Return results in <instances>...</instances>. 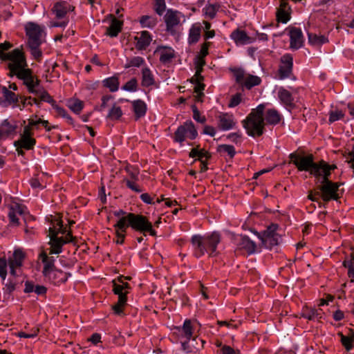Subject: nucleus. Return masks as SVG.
Returning <instances> with one entry per match:
<instances>
[{
	"label": "nucleus",
	"instance_id": "18",
	"mask_svg": "<svg viewBox=\"0 0 354 354\" xmlns=\"http://www.w3.org/2000/svg\"><path fill=\"white\" fill-rule=\"evenodd\" d=\"M70 275V274L64 272L63 271L56 268L53 271H50L49 273L46 274L44 277L51 283L54 284H59L60 283L65 282Z\"/></svg>",
	"mask_w": 354,
	"mask_h": 354
},
{
	"label": "nucleus",
	"instance_id": "20",
	"mask_svg": "<svg viewBox=\"0 0 354 354\" xmlns=\"http://www.w3.org/2000/svg\"><path fill=\"white\" fill-rule=\"evenodd\" d=\"M135 39L137 40L136 47L140 50L145 49L151 41V36L147 31L141 32L140 36L135 37Z\"/></svg>",
	"mask_w": 354,
	"mask_h": 354
},
{
	"label": "nucleus",
	"instance_id": "64",
	"mask_svg": "<svg viewBox=\"0 0 354 354\" xmlns=\"http://www.w3.org/2000/svg\"><path fill=\"white\" fill-rule=\"evenodd\" d=\"M346 162L351 164V167L354 169V151L349 152L345 155Z\"/></svg>",
	"mask_w": 354,
	"mask_h": 354
},
{
	"label": "nucleus",
	"instance_id": "44",
	"mask_svg": "<svg viewBox=\"0 0 354 354\" xmlns=\"http://www.w3.org/2000/svg\"><path fill=\"white\" fill-rule=\"evenodd\" d=\"M122 115V111L120 106L114 104L109 112L107 118L111 120H118Z\"/></svg>",
	"mask_w": 354,
	"mask_h": 354
},
{
	"label": "nucleus",
	"instance_id": "59",
	"mask_svg": "<svg viewBox=\"0 0 354 354\" xmlns=\"http://www.w3.org/2000/svg\"><path fill=\"white\" fill-rule=\"evenodd\" d=\"M124 181L127 186L131 190L138 193H140L142 191V189H140V187L136 183V181H132L129 179H125Z\"/></svg>",
	"mask_w": 354,
	"mask_h": 354
},
{
	"label": "nucleus",
	"instance_id": "17",
	"mask_svg": "<svg viewBox=\"0 0 354 354\" xmlns=\"http://www.w3.org/2000/svg\"><path fill=\"white\" fill-rule=\"evenodd\" d=\"M290 44L292 49L297 50L303 45L304 38L301 30L297 28H292L290 30Z\"/></svg>",
	"mask_w": 354,
	"mask_h": 354
},
{
	"label": "nucleus",
	"instance_id": "24",
	"mask_svg": "<svg viewBox=\"0 0 354 354\" xmlns=\"http://www.w3.org/2000/svg\"><path fill=\"white\" fill-rule=\"evenodd\" d=\"M122 22L113 17L111 25L106 28V34L110 37H116L120 32Z\"/></svg>",
	"mask_w": 354,
	"mask_h": 354
},
{
	"label": "nucleus",
	"instance_id": "30",
	"mask_svg": "<svg viewBox=\"0 0 354 354\" xmlns=\"http://www.w3.org/2000/svg\"><path fill=\"white\" fill-rule=\"evenodd\" d=\"M265 119L270 124H276L280 121V115L275 109H269L267 111Z\"/></svg>",
	"mask_w": 354,
	"mask_h": 354
},
{
	"label": "nucleus",
	"instance_id": "35",
	"mask_svg": "<svg viewBox=\"0 0 354 354\" xmlns=\"http://www.w3.org/2000/svg\"><path fill=\"white\" fill-rule=\"evenodd\" d=\"M338 335L341 337V342L347 351H350L354 346V333L351 336H345L342 333Z\"/></svg>",
	"mask_w": 354,
	"mask_h": 354
},
{
	"label": "nucleus",
	"instance_id": "56",
	"mask_svg": "<svg viewBox=\"0 0 354 354\" xmlns=\"http://www.w3.org/2000/svg\"><path fill=\"white\" fill-rule=\"evenodd\" d=\"M144 62V59L141 57H135L131 59L129 63L126 65V68H129L131 66H136L139 67Z\"/></svg>",
	"mask_w": 354,
	"mask_h": 354
},
{
	"label": "nucleus",
	"instance_id": "43",
	"mask_svg": "<svg viewBox=\"0 0 354 354\" xmlns=\"http://www.w3.org/2000/svg\"><path fill=\"white\" fill-rule=\"evenodd\" d=\"M186 132L185 122L183 125L180 126L175 132L174 140L178 142H183L185 140Z\"/></svg>",
	"mask_w": 354,
	"mask_h": 354
},
{
	"label": "nucleus",
	"instance_id": "45",
	"mask_svg": "<svg viewBox=\"0 0 354 354\" xmlns=\"http://www.w3.org/2000/svg\"><path fill=\"white\" fill-rule=\"evenodd\" d=\"M3 97H5L6 100L10 104L11 103H16L18 102V98L17 97L16 95L9 91L6 87H3Z\"/></svg>",
	"mask_w": 354,
	"mask_h": 354
},
{
	"label": "nucleus",
	"instance_id": "31",
	"mask_svg": "<svg viewBox=\"0 0 354 354\" xmlns=\"http://www.w3.org/2000/svg\"><path fill=\"white\" fill-rule=\"evenodd\" d=\"M201 28L199 25L194 24L192 26L189 30V43H196L201 37Z\"/></svg>",
	"mask_w": 354,
	"mask_h": 354
},
{
	"label": "nucleus",
	"instance_id": "53",
	"mask_svg": "<svg viewBox=\"0 0 354 354\" xmlns=\"http://www.w3.org/2000/svg\"><path fill=\"white\" fill-rule=\"evenodd\" d=\"M344 114L342 111L336 110L333 111H330L329 116V122L333 123L338 120L342 119L344 117Z\"/></svg>",
	"mask_w": 354,
	"mask_h": 354
},
{
	"label": "nucleus",
	"instance_id": "42",
	"mask_svg": "<svg viewBox=\"0 0 354 354\" xmlns=\"http://www.w3.org/2000/svg\"><path fill=\"white\" fill-rule=\"evenodd\" d=\"M68 106L70 109L76 113H79L83 109V102L80 100H69Z\"/></svg>",
	"mask_w": 354,
	"mask_h": 354
},
{
	"label": "nucleus",
	"instance_id": "7",
	"mask_svg": "<svg viewBox=\"0 0 354 354\" xmlns=\"http://www.w3.org/2000/svg\"><path fill=\"white\" fill-rule=\"evenodd\" d=\"M342 183L328 182L320 184L317 186V191L315 194L320 196L324 202H328L330 200L337 201L342 192L339 189Z\"/></svg>",
	"mask_w": 354,
	"mask_h": 354
},
{
	"label": "nucleus",
	"instance_id": "41",
	"mask_svg": "<svg viewBox=\"0 0 354 354\" xmlns=\"http://www.w3.org/2000/svg\"><path fill=\"white\" fill-rule=\"evenodd\" d=\"M16 128L17 127L10 124L8 120H3L0 126V129L6 136H8L11 133H14L16 130Z\"/></svg>",
	"mask_w": 354,
	"mask_h": 354
},
{
	"label": "nucleus",
	"instance_id": "61",
	"mask_svg": "<svg viewBox=\"0 0 354 354\" xmlns=\"http://www.w3.org/2000/svg\"><path fill=\"white\" fill-rule=\"evenodd\" d=\"M211 157V155L204 149L199 150V155L198 156V159L201 161V162H206L207 159Z\"/></svg>",
	"mask_w": 354,
	"mask_h": 354
},
{
	"label": "nucleus",
	"instance_id": "50",
	"mask_svg": "<svg viewBox=\"0 0 354 354\" xmlns=\"http://www.w3.org/2000/svg\"><path fill=\"white\" fill-rule=\"evenodd\" d=\"M8 263L5 257L0 258V277L3 280L6 279L7 275Z\"/></svg>",
	"mask_w": 354,
	"mask_h": 354
},
{
	"label": "nucleus",
	"instance_id": "4",
	"mask_svg": "<svg viewBox=\"0 0 354 354\" xmlns=\"http://www.w3.org/2000/svg\"><path fill=\"white\" fill-rule=\"evenodd\" d=\"M18 78L24 81L29 93L35 95L39 98L40 101L48 102L52 106L55 105V101L48 93L39 85L40 80L32 75L30 69L23 71Z\"/></svg>",
	"mask_w": 354,
	"mask_h": 354
},
{
	"label": "nucleus",
	"instance_id": "19",
	"mask_svg": "<svg viewBox=\"0 0 354 354\" xmlns=\"http://www.w3.org/2000/svg\"><path fill=\"white\" fill-rule=\"evenodd\" d=\"M39 257L44 264L42 271L44 276L46 275V274L49 273L50 271L56 269L54 265L55 259L53 257H48L46 252H43L40 254Z\"/></svg>",
	"mask_w": 354,
	"mask_h": 354
},
{
	"label": "nucleus",
	"instance_id": "8",
	"mask_svg": "<svg viewBox=\"0 0 354 354\" xmlns=\"http://www.w3.org/2000/svg\"><path fill=\"white\" fill-rule=\"evenodd\" d=\"M289 157L299 171H308L313 176L316 174L317 162H314V156L312 154L304 156L292 153Z\"/></svg>",
	"mask_w": 354,
	"mask_h": 354
},
{
	"label": "nucleus",
	"instance_id": "14",
	"mask_svg": "<svg viewBox=\"0 0 354 354\" xmlns=\"http://www.w3.org/2000/svg\"><path fill=\"white\" fill-rule=\"evenodd\" d=\"M330 174L331 171L326 167V161L321 160L317 162V171H316V174H313L316 178V183L323 184L332 182L329 179Z\"/></svg>",
	"mask_w": 354,
	"mask_h": 354
},
{
	"label": "nucleus",
	"instance_id": "48",
	"mask_svg": "<svg viewBox=\"0 0 354 354\" xmlns=\"http://www.w3.org/2000/svg\"><path fill=\"white\" fill-rule=\"evenodd\" d=\"M185 337L189 341L192 336V327L190 320H185L182 328Z\"/></svg>",
	"mask_w": 354,
	"mask_h": 354
},
{
	"label": "nucleus",
	"instance_id": "11",
	"mask_svg": "<svg viewBox=\"0 0 354 354\" xmlns=\"http://www.w3.org/2000/svg\"><path fill=\"white\" fill-rule=\"evenodd\" d=\"M113 291L115 295H118V301L116 304L112 306L115 314L118 315H122L123 314V307L126 305L127 298V292L124 290L125 289H129L130 286L128 283L124 285L117 283L115 281H113Z\"/></svg>",
	"mask_w": 354,
	"mask_h": 354
},
{
	"label": "nucleus",
	"instance_id": "16",
	"mask_svg": "<svg viewBox=\"0 0 354 354\" xmlns=\"http://www.w3.org/2000/svg\"><path fill=\"white\" fill-rule=\"evenodd\" d=\"M292 68V57L290 55H285L281 57V65L279 73L281 79L287 78L290 76Z\"/></svg>",
	"mask_w": 354,
	"mask_h": 354
},
{
	"label": "nucleus",
	"instance_id": "12",
	"mask_svg": "<svg viewBox=\"0 0 354 354\" xmlns=\"http://www.w3.org/2000/svg\"><path fill=\"white\" fill-rule=\"evenodd\" d=\"M182 16L181 13L178 11H174L170 9L167 11L164 19L168 32L174 34V28L180 24Z\"/></svg>",
	"mask_w": 354,
	"mask_h": 354
},
{
	"label": "nucleus",
	"instance_id": "49",
	"mask_svg": "<svg viewBox=\"0 0 354 354\" xmlns=\"http://www.w3.org/2000/svg\"><path fill=\"white\" fill-rule=\"evenodd\" d=\"M236 78V82L239 84H243L245 79V73L241 68H235L232 70Z\"/></svg>",
	"mask_w": 354,
	"mask_h": 354
},
{
	"label": "nucleus",
	"instance_id": "63",
	"mask_svg": "<svg viewBox=\"0 0 354 354\" xmlns=\"http://www.w3.org/2000/svg\"><path fill=\"white\" fill-rule=\"evenodd\" d=\"M16 283L13 279H10L9 282L6 284L5 292L8 294L12 293L15 290Z\"/></svg>",
	"mask_w": 354,
	"mask_h": 354
},
{
	"label": "nucleus",
	"instance_id": "25",
	"mask_svg": "<svg viewBox=\"0 0 354 354\" xmlns=\"http://www.w3.org/2000/svg\"><path fill=\"white\" fill-rule=\"evenodd\" d=\"M232 37L236 43L241 44H248L252 43V39L248 37L245 32L242 30H235L232 33Z\"/></svg>",
	"mask_w": 354,
	"mask_h": 354
},
{
	"label": "nucleus",
	"instance_id": "28",
	"mask_svg": "<svg viewBox=\"0 0 354 354\" xmlns=\"http://www.w3.org/2000/svg\"><path fill=\"white\" fill-rule=\"evenodd\" d=\"M278 96L282 103L285 105L292 107L294 106L292 101L293 98L291 93L283 88H280L278 92Z\"/></svg>",
	"mask_w": 354,
	"mask_h": 354
},
{
	"label": "nucleus",
	"instance_id": "10",
	"mask_svg": "<svg viewBox=\"0 0 354 354\" xmlns=\"http://www.w3.org/2000/svg\"><path fill=\"white\" fill-rule=\"evenodd\" d=\"M130 216V227H131L132 229L143 232L144 234L149 232L150 235L156 236V232L153 229L151 223L148 221L147 217L141 214H136L133 213H132Z\"/></svg>",
	"mask_w": 354,
	"mask_h": 354
},
{
	"label": "nucleus",
	"instance_id": "55",
	"mask_svg": "<svg viewBox=\"0 0 354 354\" xmlns=\"http://www.w3.org/2000/svg\"><path fill=\"white\" fill-rule=\"evenodd\" d=\"M137 80L135 78L127 82L123 86L122 89L128 91H134L136 90Z\"/></svg>",
	"mask_w": 354,
	"mask_h": 354
},
{
	"label": "nucleus",
	"instance_id": "26",
	"mask_svg": "<svg viewBox=\"0 0 354 354\" xmlns=\"http://www.w3.org/2000/svg\"><path fill=\"white\" fill-rule=\"evenodd\" d=\"M131 214H132V213H129L118 219V222L113 225L115 231L118 230L119 232H126L127 229L130 227Z\"/></svg>",
	"mask_w": 354,
	"mask_h": 354
},
{
	"label": "nucleus",
	"instance_id": "34",
	"mask_svg": "<svg viewBox=\"0 0 354 354\" xmlns=\"http://www.w3.org/2000/svg\"><path fill=\"white\" fill-rule=\"evenodd\" d=\"M140 23L143 28H151L157 24V19L149 15H143L140 19Z\"/></svg>",
	"mask_w": 354,
	"mask_h": 354
},
{
	"label": "nucleus",
	"instance_id": "51",
	"mask_svg": "<svg viewBox=\"0 0 354 354\" xmlns=\"http://www.w3.org/2000/svg\"><path fill=\"white\" fill-rule=\"evenodd\" d=\"M165 8L166 5L165 0H155L154 9L158 15H162Z\"/></svg>",
	"mask_w": 354,
	"mask_h": 354
},
{
	"label": "nucleus",
	"instance_id": "39",
	"mask_svg": "<svg viewBox=\"0 0 354 354\" xmlns=\"http://www.w3.org/2000/svg\"><path fill=\"white\" fill-rule=\"evenodd\" d=\"M291 10L277 9V21L281 23H287L290 18Z\"/></svg>",
	"mask_w": 354,
	"mask_h": 354
},
{
	"label": "nucleus",
	"instance_id": "15",
	"mask_svg": "<svg viewBox=\"0 0 354 354\" xmlns=\"http://www.w3.org/2000/svg\"><path fill=\"white\" fill-rule=\"evenodd\" d=\"M237 248L239 250H244L248 254H252L256 250V244L246 236H237L234 238Z\"/></svg>",
	"mask_w": 354,
	"mask_h": 354
},
{
	"label": "nucleus",
	"instance_id": "54",
	"mask_svg": "<svg viewBox=\"0 0 354 354\" xmlns=\"http://www.w3.org/2000/svg\"><path fill=\"white\" fill-rule=\"evenodd\" d=\"M318 310L316 309H310L302 313V316L309 320H313L319 317Z\"/></svg>",
	"mask_w": 354,
	"mask_h": 354
},
{
	"label": "nucleus",
	"instance_id": "47",
	"mask_svg": "<svg viewBox=\"0 0 354 354\" xmlns=\"http://www.w3.org/2000/svg\"><path fill=\"white\" fill-rule=\"evenodd\" d=\"M185 126H186V132H187V133H189L188 137L191 140L195 139L198 135V133L194 127L193 122L192 121H187L185 122Z\"/></svg>",
	"mask_w": 354,
	"mask_h": 354
},
{
	"label": "nucleus",
	"instance_id": "58",
	"mask_svg": "<svg viewBox=\"0 0 354 354\" xmlns=\"http://www.w3.org/2000/svg\"><path fill=\"white\" fill-rule=\"evenodd\" d=\"M217 10L216 6L215 5H209L205 8V13L209 18L213 19Z\"/></svg>",
	"mask_w": 354,
	"mask_h": 354
},
{
	"label": "nucleus",
	"instance_id": "3",
	"mask_svg": "<svg viewBox=\"0 0 354 354\" xmlns=\"http://www.w3.org/2000/svg\"><path fill=\"white\" fill-rule=\"evenodd\" d=\"M56 225L58 226V228L56 229L55 227H50L48 230L49 234L48 236L50 238V241L48 244L50 245L49 248V254H59L62 251V246L67 243L73 242L75 239V237H73L71 232H69L65 238L64 237H58V234H64L66 232V227H64L63 222L60 219L59 217L55 219Z\"/></svg>",
	"mask_w": 354,
	"mask_h": 354
},
{
	"label": "nucleus",
	"instance_id": "33",
	"mask_svg": "<svg viewBox=\"0 0 354 354\" xmlns=\"http://www.w3.org/2000/svg\"><path fill=\"white\" fill-rule=\"evenodd\" d=\"M154 84V79L150 70L147 68L142 69V85L143 86H149Z\"/></svg>",
	"mask_w": 354,
	"mask_h": 354
},
{
	"label": "nucleus",
	"instance_id": "52",
	"mask_svg": "<svg viewBox=\"0 0 354 354\" xmlns=\"http://www.w3.org/2000/svg\"><path fill=\"white\" fill-rule=\"evenodd\" d=\"M203 80H198V78L195 76H194L191 81L192 82L196 84V86H194V92L196 93H203V91L205 88V84H203L201 82Z\"/></svg>",
	"mask_w": 354,
	"mask_h": 354
},
{
	"label": "nucleus",
	"instance_id": "40",
	"mask_svg": "<svg viewBox=\"0 0 354 354\" xmlns=\"http://www.w3.org/2000/svg\"><path fill=\"white\" fill-rule=\"evenodd\" d=\"M53 12L55 14L58 19H61L66 15L67 10L66 8L64 6V3L59 2L54 6Z\"/></svg>",
	"mask_w": 354,
	"mask_h": 354
},
{
	"label": "nucleus",
	"instance_id": "46",
	"mask_svg": "<svg viewBox=\"0 0 354 354\" xmlns=\"http://www.w3.org/2000/svg\"><path fill=\"white\" fill-rule=\"evenodd\" d=\"M218 151L220 153H226L230 158H233L235 155V149L232 145H221L218 147Z\"/></svg>",
	"mask_w": 354,
	"mask_h": 354
},
{
	"label": "nucleus",
	"instance_id": "57",
	"mask_svg": "<svg viewBox=\"0 0 354 354\" xmlns=\"http://www.w3.org/2000/svg\"><path fill=\"white\" fill-rule=\"evenodd\" d=\"M193 118L195 120L200 123H204L206 120L205 116H201L199 111L195 105L192 106Z\"/></svg>",
	"mask_w": 354,
	"mask_h": 354
},
{
	"label": "nucleus",
	"instance_id": "13",
	"mask_svg": "<svg viewBox=\"0 0 354 354\" xmlns=\"http://www.w3.org/2000/svg\"><path fill=\"white\" fill-rule=\"evenodd\" d=\"M25 258V254L21 249H17L14 251L12 256L8 259V264L10 267V273L15 277L17 275L16 268L22 266L23 261Z\"/></svg>",
	"mask_w": 354,
	"mask_h": 354
},
{
	"label": "nucleus",
	"instance_id": "21",
	"mask_svg": "<svg viewBox=\"0 0 354 354\" xmlns=\"http://www.w3.org/2000/svg\"><path fill=\"white\" fill-rule=\"evenodd\" d=\"M160 52V61L163 64L169 63L174 57V50L168 47H159L156 50Z\"/></svg>",
	"mask_w": 354,
	"mask_h": 354
},
{
	"label": "nucleus",
	"instance_id": "9",
	"mask_svg": "<svg viewBox=\"0 0 354 354\" xmlns=\"http://www.w3.org/2000/svg\"><path fill=\"white\" fill-rule=\"evenodd\" d=\"M278 225L272 223L266 230L262 233H258L262 244L267 248L271 249L273 246L277 245L281 240V236L276 232Z\"/></svg>",
	"mask_w": 354,
	"mask_h": 354
},
{
	"label": "nucleus",
	"instance_id": "6",
	"mask_svg": "<svg viewBox=\"0 0 354 354\" xmlns=\"http://www.w3.org/2000/svg\"><path fill=\"white\" fill-rule=\"evenodd\" d=\"M26 31L31 54L35 59H39L42 55L39 48L43 41V35L45 34L44 28L35 23L29 22L26 26Z\"/></svg>",
	"mask_w": 354,
	"mask_h": 354
},
{
	"label": "nucleus",
	"instance_id": "5",
	"mask_svg": "<svg viewBox=\"0 0 354 354\" xmlns=\"http://www.w3.org/2000/svg\"><path fill=\"white\" fill-rule=\"evenodd\" d=\"M264 109L265 106L263 104L259 105L256 109H252L246 119L243 121V127L249 136L254 137L263 134L265 124Z\"/></svg>",
	"mask_w": 354,
	"mask_h": 354
},
{
	"label": "nucleus",
	"instance_id": "60",
	"mask_svg": "<svg viewBox=\"0 0 354 354\" xmlns=\"http://www.w3.org/2000/svg\"><path fill=\"white\" fill-rule=\"evenodd\" d=\"M53 108L56 110V111H57V114H58V115H61V116H62V117H64V118H66V119L68 120V121L70 123H72V118H71V117L68 116V115L66 114V111H65L63 108H62V107H60V106H57L56 104H55V105H53Z\"/></svg>",
	"mask_w": 354,
	"mask_h": 354
},
{
	"label": "nucleus",
	"instance_id": "37",
	"mask_svg": "<svg viewBox=\"0 0 354 354\" xmlns=\"http://www.w3.org/2000/svg\"><path fill=\"white\" fill-rule=\"evenodd\" d=\"M103 82L104 86L109 88L111 92L118 91L119 86V81L118 77L113 76L104 80Z\"/></svg>",
	"mask_w": 354,
	"mask_h": 354
},
{
	"label": "nucleus",
	"instance_id": "23",
	"mask_svg": "<svg viewBox=\"0 0 354 354\" xmlns=\"http://www.w3.org/2000/svg\"><path fill=\"white\" fill-rule=\"evenodd\" d=\"M235 122L232 115L223 114L218 117V127L222 130H229L233 128Z\"/></svg>",
	"mask_w": 354,
	"mask_h": 354
},
{
	"label": "nucleus",
	"instance_id": "1",
	"mask_svg": "<svg viewBox=\"0 0 354 354\" xmlns=\"http://www.w3.org/2000/svg\"><path fill=\"white\" fill-rule=\"evenodd\" d=\"M12 46V45L8 41L0 44V59L10 61L8 68L10 75H15L19 77L23 71L28 69L26 68L27 63L23 52L19 48H15L9 53L4 52L8 50Z\"/></svg>",
	"mask_w": 354,
	"mask_h": 354
},
{
	"label": "nucleus",
	"instance_id": "62",
	"mask_svg": "<svg viewBox=\"0 0 354 354\" xmlns=\"http://www.w3.org/2000/svg\"><path fill=\"white\" fill-rule=\"evenodd\" d=\"M241 94L236 93L232 97L230 102L229 104V106L230 107H234V106H237L241 102Z\"/></svg>",
	"mask_w": 354,
	"mask_h": 354
},
{
	"label": "nucleus",
	"instance_id": "32",
	"mask_svg": "<svg viewBox=\"0 0 354 354\" xmlns=\"http://www.w3.org/2000/svg\"><path fill=\"white\" fill-rule=\"evenodd\" d=\"M308 41L313 46H320L328 41L327 38L324 35H317L316 34L308 33Z\"/></svg>",
	"mask_w": 354,
	"mask_h": 354
},
{
	"label": "nucleus",
	"instance_id": "2",
	"mask_svg": "<svg viewBox=\"0 0 354 354\" xmlns=\"http://www.w3.org/2000/svg\"><path fill=\"white\" fill-rule=\"evenodd\" d=\"M220 241L221 236L216 232L206 236L196 234L191 239L194 248L195 255L197 257L204 255L205 252H209L210 256H214L217 245Z\"/></svg>",
	"mask_w": 354,
	"mask_h": 354
},
{
	"label": "nucleus",
	"instance_id": "22",
	"mask_svg": "<svg viewBox=\"0 0 354 354\" xmlns=\"http://www.w3.org/2000/svg\"><path fill=\"white\" fill-rule=\"evenodd\" d=\"M36 144L35 139L32 138L20 137L18 140L14 142V145L17 148H24L26 150H30L34 148Z\"/></svg>",
	"mask_w": 354,
	"mask_h": 354
},
{
	"label": "nucleus",
	"instance_id": "29",
	"mask_svg": "<svg viewBox=\"0 0 354 354\" xmlns=\"http://www.w3.org/2000/svg\"><path fill=\"white\" fill-rule=\"evenodd\" d=\"M17 214H19L20 215H22L24 214V208L19 204H16L14 206H12L8 213V217L10 222L13 224L18 225L19 219L17 217Z\"/></svg>",
	"mask_w": 354,
	"mask_h": 354
},
{
	"label": "nucleus",
	"instance_id": "38",
	"mask_svg": "<svg viewBox=\"0 0 354 354\" xmlns=\"http://www.w3.org/2000/svg\"><path fill=\"white\" fill-rule=\"evenodd\" d=\"M205 64V62L204 57L196 56L195 60V66L196 68V73L194 75L195 77L198 78V80H203V77L201 75V72L203 71V66Z\"/></svg>",
	"mask_w": 354,
	"mask_h": 354
},
{
	"label": "nucleus",
	"instance_id": "27",
	"mask_svg": "<svg viewBox=\"0 0 354 354\" xmlns=\"http://www.w3.org/2000/svg\"><path fill=\"white\" fill-rule=\"evenodd\" d=\"M132 104L136 120L145 115L147 111V105L142 100H135L132 102Z\"/></svg>",
	"mask_w": 354,
	"mask_h": 354
},
{
	"label": "nucleus",
	"instance_id": "36",
	"mask_svg": "<svg viewBox=\"0 0 354 354\" xmlns=\"http://www.w3.org/2000/svg\"><path fill=\"white\" fill-rule=\"evenodd\" d=\"M260 83V77L252 75H248L245 77L242 85L245 86L248 89H250L252 87L259 85Z\"/></svg>",
	"mask_w": 354,
	"mask_h": 354
}]
</instances>
